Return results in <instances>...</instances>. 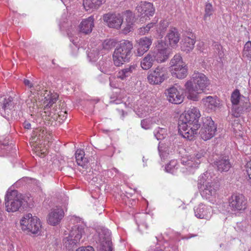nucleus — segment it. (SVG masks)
Segmentation results:
<instances>
[{
    "label": "nucleus",
    "mask_w": 251,
    "mask_h": 251,
    "mask_svg": "<svg viewBox=\"0 0 251 251\" xmlns=\"http://www.w3.org/2000/svg\"><path fill=\"white\" fill-rule=\"evenodd\" d=\"M98 55L99 52L95 50H90L87 54L88 57L89 58L90 61L93 62H95L97 60L98 58Z\"/></svg>",
    "instance_id": "obj_45"
},
{
    "label": "nucleus",
    "mask_w": 251,
    "mask_h": 251,
    "mask_svg": "<svg viewBox=\"0 0 251 251\" xmlns=\"http://www.w3.org/2000/svg\"><path fill=\"white\" fill-rule=\"evenodd\" d=\"M229 205L232 211H239L246 208L245 197L242 194H233L229 199Z\"/></svg>",
    "instance_id": "obj_14"
},
{
    "label": "nucleus",
    "mask_w": 251,
    "mask_h": 251,
    "mask_svg": "<svg viewBox=\"0 0 251 251\" xmlns=\"http://www.w3.org/2000/svg\"><path fill=\"white\" fill-rule=\"evenodd\" d=\"M170 65L173 68L179 66H182L185 63L182 61V58L179 54H176L170 61Z\"/></svg>",
    "instance_id": "obj_36"
},
{
    "label": "nucleus",
    "mask_w": 251,
    "mask_h": 251,
    "mask_svg": "<svg viewBox=\"0 0 251 251\" xmlns=\"http://www.w3.org/2000/svg\"><path fill=\"white\" fill-rule=\"evenodd\" d=\"M181 44V50L189 52L193 50L195 43V37L192 32H187L183 37Z\"/></svg>",
    "instance_id": "obj_19"
},
{
    "label": "nucleus",
    "mask_w": 251,
    "mask_h": 251,
    "mask_svg": "<svg viewBox=\"0 0 251 251\" xmlns=\"http://www.w3.org/2000/svg\"><path fill=\"white\" fill-rule=\"evenodd\" d=\"M213 11L214 10L212 5L209 3H206L205 6V13L203 17L204 20H207L208 18L213 14Z\"/></svg>",
    "instance_id": "obj_40"
},
{
    "label": "nucleus",
    "mask_w": 251,
    "mask_h": 251,
    "mask_svg": "<svg viewBox=\"0 0 251 251\" xmlns=\"http://www.w3.org/2000/svg\"><path fill=\"white\" fill-rule=\"evenodd\" d=\"M138 16L149 18L154 13V8L151 2L141 1L136 7Z\"/></svg>",
    "instance_id": "obj_16"
},
{
    "label": "nucleus",
    "mask_w": 251,
    "mask_h": 251,
    "mask_svg": "<svg viewBox=\"0 0 251 251\" xmlns=\"http://www.w3.org/2000/svg\"><path fill=\"white\" fill-rule=\"evenodd\" d=\"M34 134L38 137L37 140H40L41 138H43L47 133L46 131H45L44 130L42 131L41 129H37L36 131H34Z\"/></svg>",
    "instance_id": "obj_49"
},
{
    "label": "nucleus",
    "mask_w": 251,
    "mask_h": 251,
    "mask_svg": "<svg viewBox=\"0 0 251 251\" xmlns=\"http://www.w3.org/2000/svg\"><path fill=\"white\" fill-rule=\"evenodd\" d=\"M232 128L234 131L236 133H238V131L241 132L242 129V126L239 124L238 121H235L232 124Z\"/></svg>",
    "instance_id": "obj_48"
},
{
    "label": "nucleus",
    "mask_w": 251,
    "mask_h": 251,
    "mask_svg": "<svg viewBox=\"0 0 251 251\" xmlns=\"http://www.w3.org/2000/svg\"><path fill=\"white\" fill-rule=\"evenodd\" d=\"M103 20L110 28L119 29L123 22L122 16L119 13L109 12L103 15Z\"/></svg>",
    "instance_id": "obj_13"
},
{
    "label": "nucleus",
    "mask_w": 251,
    "mask_h": 251,
    "mask_svg": "<svg viewBox=\"0 0 251 251\" xmlns=\"http://www.w3.org/2000/svg\"><path fill=\"white\" fill-rule=\"evenodd\" d=\"M152 52L155 60L158 63L165 62L171 54L170 50L166 47V44L162 41L158 42L156 49L152 51Z\"/></svg>",
    "instance_id": "obj_12"
},
{
    "label": "nucleus",
    "mask_w": 251,
    "mask_h": 251,
    "mask_svg": "<svg viewBox=\"0 0 251 251\" xmlns=\"http://www.w3.org/2000/svg\"><path fill=\"white\" fill-rule=\"evenodd\" d=\"M203 122V126L201 129L200 134L201 138L206 141L214 136L217 128L211 117L205 118Z\"/></svg>",
    "instance_id": "obj_9"
},
{
    "label": "nucleus",
    "mask_w": 251,
    "mask_h": 251,
    "mask_svg": "<svg viewBox=\"0 0 251 251\" xmlns=\"http://www.w3.org/2000/svg\"><path fill=\"white\" fill-rule=\"evenodd\" d=\"M177 165V161L176 160H172L169 163L167 164L165 167L166 172L173 173L174 170L176 168Z\"/></svg>",
    "instance_id": "obj_43"
},
{
    "label": "nucleus",
    "mask_w": 251,
    "mask_h": 251,
    "mask_svg": "<svg viewBox=\"0 0 251 251\" xmlns=\"http://www.w3.org/2000/svg\"><path fill=\"white\" fill-rule=\"evenodd\" d=\"M67 113L66 111H60L58 114V117L60 120L64 121L67 118Z\"/></svg>",
    "instance_id": "obj_54"
},
{
    "label": "nucleus",
    "mask_w": 251,
    "mask_h": 251,
    "mask_svg": "<svg viewBox=\"0 0 251 251\" xmlns=\"http://www.w3.org/2000/svg\"><path fill=\"white\" fill-rule=\"evenodd\" d=\"M194 210L195 216L199 219L209 220L213 214L212 207L203 203L199 204Z\"/></svg>",
    "instance_id": "obj_17"
},
{
    "label": "nucleus",
    "mask_w": 251,
    "mask_h": 251,
    "mask_svg": "<svg viewBox=\"0 0 251 251\" xmlns=\"http://www.w3.org/2000/svg\"><path fill=\"white\" fill-rule=\"evenodd\" d=\"M246 172L249 176L248 181L251 183V160L249 161L246 166Z\"/></svg>",
    "instance_id": "obj_50"
},
{
    "label": "nucleus",
    "mask_w": 251,
    "mask_h": 251,
    "mask_svg": "<svg viewBox=\"0 0 251 251\" xmlns=\"http://www.w3.org/2000/svg\"><path fill=\"white\" fill-rule=\"evenodd\" d=\"M205 154L204 150H200L193 154L182 157L181 163L188 168H197L203 160Z\"/></svg>",
    "instance_id": "obj_8"
},
{
    "label": "nucleus",
    "mask_w": 251,
    "mask_h": 251,
    "mask_svg": "<svg viewBox=\"0 0 251 251\" xmlns=\"http://www.w3.org/2000/svg\"><path fill=\"white\" fill-rule=\"evenodd\" d=\"M167 99L171 103L180 104L183 100V89L178 84H175L167 90Z\"/></svg>",
    "instance_id": "obj_11"
},
{
    "label": "nucleus",
    "mask_w": 251,
    "mask_h": 251,
    "mask_svg": "<svg viewBox=\"0 0 251 251\" xmlns=\"http://www.w3.org/2000/svg\"><path fill=\"white\" fill-rule=\"evenodd\" d=\"M137 66L136 64L127 65L118 71L117 76L121 80L126 79L137 70Z\"/></svg>",
    "instance_id": "obj_23"
},
{
    "label": "nucleus",
    "mask_w": 251,
    "mask_h": 251,
    "mask_svg": "<svg viewBox=\"0 0 251 251\" xmlns=\"http://www.w3.org/2000/svg\"><path fill=\"white\" fill-rule=\"evenodd\" d=\"M168 26V23L167 22L165 21L160 22L159 28L161 30V32H163L165 30Z\"/></svg>",
    "instance_id": "obj_51"
},
{
    "label": "nucleus",
    "mask_w": 251,
    "mask_h": 251,
    "mask_svg": "<svg viewBox=\"0 0 251 251\" xmlns=\"http://www.w3.org/2000/svg\"><path fill=\"white\" fill-rule=\"evenodd\" d=\"M193 82L188 81L185 84L188 98L196 101L198 100V94L204 92L207 89L210 84L209 80L202 73L195 72L192 75Z\"/></svg>",
    "instance_id": "obj_2"
},
{
    "label": "nucleus",
    "mask_w": 251,
    "mask_h": 251,
    "mask_svg": "<svg viewBox=\"0 0 251 251\" xmlns=\"http://www.w3.org/2000/svg\"><path fill=\"white\" fill-rule=\"evenodd\" d=\"M152 44V39L148 37H143L136 40L135 47L136 48V55L142 56L148 51Z\"/></svg>",
    "instance_id": "obj_15"
},
{
    "label": "nucleus",
    "mask_w": 251,
    "mask_h": 251,
    "mask_svg": "<svg viewBox=\"0 0 251 251\" xmlns=\"http://www.w3.org/2000/svg\"><path fill=\"white\" fill-rule=\"evenodd\" d=\"M71 222L75 225L70 231L68 237L63 240L64 246L69 251L73 250L75 246L80 241L82 236L85 234L86 225L79 217L73 216Z\"/></svg>",
    "instance_id": "obj_3"
},
{
    "label": "nucleus",
    "mask_w": 251,
    "mask_h": 251,
    "mask_svg": "<svg viewBox=\"0 0 251 251\" xmlns=\"http://www.w3.org/2000/svg\"><path fill=\"white\" fill-rule=\"evenodd\" d=\"M13 98L11 97H8L7 99L5 98L3 101L2 108L4 109H10L12 106Z\"/></svg>",
    "instance_id": "obj_44"
},
{
    "label": "nucleus",
    "mask_w": 251,
    "mask_h": 251,
    "mask_svg": "<svg viewBox=\"0 0 251 251\" xmlns=\"http://www.w3.org/2000/svg\"><path fill=\"white\" fill-rule=\"evenodd\" d=\"M243 98L244 99V102L241 105H239V106H238L237 105L233 106L232 112V115L235 117L237 118L240 117L244 110L248 109L250 106L249 100L248 98L243 97Z\"/></svg>",
    "instance_id": "obj_26"
},
{
    "label": "nucleus",
    "mask_w": 251,
    "mask_h": 251,
    "mask_svg": "<svg viewBox=\"0 0 251 251\" xmlns=\"http://www.w3.org/2000/svg\"><path fill=\"white\" fill-rule=\"evenodd\" d=\"M76 251H95L93 248L91 246L82 247L77 249Z\"/></svg>",
    "instance_id": "obj_52"
},
{
    "label": "nucleus",
    "mask_w": 251,
    "mask_h": 251,
    "mask_svg": "<svg viewBox=\"0 0 251 251\" xmlns=\"http://www.w3.org/2000/svg\"><path fill=\"white\" fill-rule=\"evenodd\" d=\"M212 50L215 57H218L220 59L224 56V51L222 46L219 43L213 42L212 45Z\"/></svg>",
    "instance_id": "obj_33"
},
{
    "label": "nucleus",
    "mask_w": 251,
    "mask_h": 251,
    "mask_svg": "<svg viewBox=\"0 0 251 251\" xmlns=\"http://www.w3.org/2000/svg\"><path fill=\"white\" fill-rule=\"evenodd\" d=\"M133 49L132 43L128 40L121 41L115 49L113 54L114 64L120 66L127 62L131 56V50Z\"/></svg>",
    "instance_id": "obj_5"
},
{
    "label": "nucleus",
    "mask_w": 251,
    "mask_h": 251,
    "mask_svg": "<svg viewBox=\"0 0 251 251\" xmlns=\"http://www.w3.org/2000/svg\"><path fill=\"white\" fill-rule=\"evenodd\" d=\"M104 2L105 0H83V5L85 9L88 11L98 9Z\"/></svg>",
    "instance_id": "obj_29"
},
{
    "label": "nucleus",
    "mask_w": 251,
    "mask_h": 251,
    "mask_svg": "<svg viewBox=\"0 0 251 251\" xmlns=\"http://www.w3.org/2000/svg\"><path fill=\"white\" fill-rule=\"evenodd\" d=\"M203 104L209 110H214L219 104V101L217 98L212 96H207L201 100Z\"/></svg>",
    "instance_id": "obj_27"
},
{
    "label": "nucleus",
    "mask_w": 251,
    "mask_h": 251,
    "mask_svg": "<svg viewBox=\"0 0 251 251\" xmlns=\"http://www.w3.org/2000/svg\"><path fill=\"white\" fill-rule=\"evenodd\" d=\"M33 95V94H31L29 96L28 99L26 100V103L31 111L37 112L39 105Z\"/></svg>",
    "instance_id": "obj_34"
},
{
    "label": "nucleus",
    "mask_w": 251,
    "mask_h": 251,
    "mask_svg": "<svg viewBox=\"0 0 251 251\" xmlns=\"http://www.w3.org/2000/svg\"><path fill=\"white\" fill-rule=\"evenodd\" d=\"M98 68L104 74H110L112 72V67L110 65L109 63L104 61H100Z\"/></svg>",
    "instance_id": "obj_35"
},
{
    "label": "nucleus",
    "mask_w": 251,
    "mask_h": 251,
    "mask_svg": "<svg viewBox=\"0 0 251 251\" xmlns=\"http://www.w3.org/2000/svg\"><path fill=\"white\" fill-rule=\"evenodd\" d=\"M155 25V23H151L146 26H142L138 29V33L141 35H144L149 32L151 28L153 27Z\"/></svg>",
    "instance_id": "obj_41"
},
{
    "label": "nucleus",
    "mask_w": 251,
    "mask_h": 251,
    "mask_svg": "<svg viewBox=\"0 0 251 251\" xmlns=\"http://www.w3.org/2000/svg\"><path fill=\"white\" fill-rule=\"evenodd\" d=\"M99 251H113L112 242L110 240H107L101 243H99Z\"/></svg>",
    "instance_id": "obj_37"
},
{
    "label": "nucleus",
    "mask_w": 251,
    "mask_h": 251,
    "mask_svg": "<svg viewBox=\"0 0 251 251\" xmlns=\"http://www.w3.org/2000/svg\"><path fill=\"white\" fill-rule=\"evenodd\" d=\"M126 26L124 28L125 33H129L133 29V25L135 21V18L132 12L130 10H126L125 12Z\"/></svg>",
    "instance_id": "obj_25"
},
{
    "label": "nucleus",
    "mask_w": 251,
    "mask_h": 251,
    "mask_svg": "<svg viewBox=\"0 0 251 251\" xmlns=\"http://www.w3.org/2000/svg\"><path fill=\"white\" fill-rule=\"evenodd\" d=\"M159 36H160V38H162L163 37V34H161L160 33Z\"/></svg>",
    "instance_id": "obj_58"
},
{
    "label": "nucleus",
    "mask_w": 251,
    "mask_h": 251,
    "mask_svg": "<svg viewBox=\"0 0 251 251\" xmlns=\"http://www.w3.org/2000/svg\"><path fill=\"white\" fill-rule=\"evenodd\" d=\"M3 219L2 218V214L1 211H0V221H2Z\"/></svg>",
    "instance_id": "obj_57"
},
{
    "label": "nucleus",
    "mask_w": 251,
    "mask_h": 251,
    "mask_svg": "<svg viewBox=\"0 0 251 251\" xmlns=\"http://www.w3.org/2000/svg\"><path fill=\"white\" fill-rule=\"evenodd\" d=\"M84 151L82 150H77L75 152V158L77 164L83 168H86L87 159L84 157Z\"/></svg>",
    "instance_id": "obj_31"
},
{
    "label": "nucleus",
    "mask_w": 251,
    "mask_h": 251,
    "mask_svg": "<svg viewBox=\"0 0 251 251\" xmlns=\"http://www.w3.org/2000/svg\"><path fill=\"white\" fill-rule=\"evenodd\" d=\"M153 55L152 51H150L142 59L140 65L143 70H148L152 67L154 62L156 61Z\"/></svg>",
    "instance_id": "obj_24"
},
{
    "label": "nucleus",
    "mask_w": 251,
    "mask_h": 251,
    "mask_svg": "<svg viewBox=\"0 0 251 251\" xmlns=\"http://www.w3.org/2000/svg\"><path fill=\"white\" fill-rule=\"evenodd\" d=\"M168 77V71L166 68L159 66L151 72L148 75L149 82L152 84L161 83Z\"/></svg>",
    "instance_id": "obj_10"
},
{
    "label": "nucleus",
    "mask_w": 251,
    "mask_h": 251,
    "mask_svg": "<svg viewBox=\"0 0 251 251\" xmlns=\"http://www.w3.org/2000/svg\"><path fill=\"white\" fill-rule=\"evenodd\" d=\"M20 223L23 230H26L33 234L38 233L42 226L40 219L36 216H32L30 213L25 215L21 220Z\"/></svg>",
    "instance_id": "obj_7"
},
{
    "label": "nucleus",
    "mask_w": 251,
    "mask_h": 251,
    "mask_svg": "<svg viewBox=\"0 0 251 251\" xmlns=\"http://www.w3.org/2000/svg\"><path fill=\"white\" fill-rule=\"evenodd\" d=\"M24 84H25V85L27 86L29 88H31L32 87H33L32 84H31L30 81L28 79H25Z\"/></svg>",
    "instance_id": "obj_55"
},
{
    "label": "nucleus",
    "mask_w": 251,
    "mask_h": 251,
    "mask_svg": "<svg viewBox=\"0 0 251 251\" xmlns=\"http://www.w3.org/2000/svg\"><path fill=\"white\" fill-rule=\"evenodd\" d=\"M244 96H241L239 90H235L231 95V101L233 106L240 105H241L244 102Z\"/></svg>",
    "instance_id": "obj_32"
},
{
    "label": "nucleus",
    "mask_w": 251,
    "mask_h": 251,
    "mask_svg": "<svg viewBox=\"0 0 251 251\" xmlns=\"http://www.w3.org/2000/svg\"><path fill=\"white\" fill-rule=\"evenodd\" d=\"M63 216V210L61 208H56L49 214L48 221L50 225L54 226L60 222Z\"/></svg>",
    "instance_id": "obj_21"
},
{
    "label": "nucleus",
    "mask_w": 251,
    "mask_h": 251,
    "mask_svg": "<svg viewBox=\"0 0 251 251\" xmlns=\"http://www.w3.org/2000/svg\"><path fill=\"white\" fill-rule=\"evenodd\" d=\"M46 100L44 101L45 106L50 107L52 105L55 103L58 99V95L56 94H51L49 98L45 97Z\"/></svg>",
    "instance_id": "obj_38"
},
{
    "label": "nucleus",
    "mask_w": 251,
    "mask_h": 251,
    "mask_svg": "<svg viewBox=\"0 0 251 251\" xmlns=\"http://www.w3.org/2000/svg\"><path fill=\"white\" fill-rule=\"evenodd\" d=\"M158 151L159 152L161 153L160 155H162V152H167V151H169L168 149L166 150V148L164 147V144H163L162 143H159L158 146Z\"/></svg>",
    "instance_id": "obj_53"
},
{
    "label": "nucleus",
    "mask_w": 251,
    "mask_h": 251,
    "mask_svg": "<svg viewBox=\"0 0 251 251\" xmlns=\"http://www.w3.org/2000/svg\"><path fill=\"white\" fill-rule=\"evenodd\" d=\"M23 198L22 195L17 190L8 191L5 197L6 210L8 212L18 211L22 206Z\"/></svg>",
    "instance_id": "obj_6"
},
{
    "label": "nucleus",
    "mask_w": 251,
    "mask_h": 251,
    "mask_svg": "<svg viewBox=\"0 0 251 251\" xmlns=\"http://www.w3.org/2000/svg\"><path fill=\"white\" fill-rule=\"evenodd\" d=\"M243 56L251 60V42L249 41L246 43L243 50Z\"/></svg>",
    "instance_id": "obj_42"
},
{
    "label": "nucleus",
    "mask_w": 251,
    "mask_h": 251,
    "mask_svg": "<svg viewBox=\"0 0 251 251\" xmlns=\"http://www.w3.org/2000/svg\"><path fill=\"white\" fill-rule=\"evenodd\" d=\"M200 117L199 110L195 107L190 108L180 115L178 121V131L183 138L189 140L193 139L200 127L199 122Z\"/></svg>",
    "instance_id": "obj_1"
},
{
    "label": "nucleus",
    "mask_w": 251,
    "mask_h": 251,
    "mask_svg": "<svg viewBox=\"0 0 251 251\" xmlns=\"http://www.w3.org/2000/svg\"><path fill=\"white\" fill-rule=\"evenodd\" d=\"M214 165L221 172H227L231 168V164L226 156H220L214 162Z\"/></svg>",
    "instance_id": "obj_22"
},
{
    "label": "nucleus",
    "mask_w": 251,
    "mask_h": 251,
    "mask_svg": "<svg viewBox=\"0 0 251 251\" xmlns=\"http://www.w3.org/2000/svg\"><path fill=\"white\" fill-rule=\"evenodd\" d=\"M167 135V130L165 128L158 127L154 131V135L158 140L163 139Z\"/></svg>",
    "instance_id": "obj_39"
},
{
    "label": "nucleus",
    "mask_w": 251,
    "mask_h": 251,
    "mask_svg": "<svg viewBox=\"0 0 251 251\" xmlns=\"http://www.w3.org/2000/svg\"><path fill=\"white\" fill-rule=\"evenodd\" d=\"M172 74L177 78L182 79L187 75V68L185 64L182 66L178 67L172 69Z\"/></svg>",
    "instance_id": "obj_30"
},
{
    "label": "nucleus",
    "mask_w": 251,
    "mask_h": 251,
    "mask_svg": "<svg viewBox=\"0 0 251 251\" xmlns=\"http://www.w3.org/2000/svg\"><path fill=\"white\" fill-rule=\"evenodd\" d=\"M180 39V34L178 29L175 27H170L165 36L166 42L172 48H176Z\"/></svg>",
    "instance_id": "obj_18"
},
{
    "label": "nucleus",
    "mask_w": 251,
    "mask_h": 251,
    "mask_svg": "<svg viewBox=\"0 0 251 251\" xmlns=\"http://www.w3.org/2000/svg\"><path fill=\"white\" fill-rule=\"evenodd\" d=\"M114 46V42L112 40H106L102 43L103 49L106 50H109Z\"/></svg>",
    "instance_id": "obj_46"
},
{
    "label": "nucleus",
    "mask_w": 251,
    "mask_h": 251,
    "mask_svg": "<svg viewBox=\"0 0 251 251\" xmlns=\"http://www.w3.org/2000/svg\"><path fill=\"white\" fill-rule=\"evenodd\" d=\"M94 26V18L91 16L82 21L79 25L80 31L85 34L90 33Z\"/></svg>",
    "instance_id": "obj_20"
},
{
    "label": "nucleus",
    "mask_w": 251,
    "mask_h": 251,
    "mask_svg": "<svg viewBox=\"0 0 251 251\" xmlns=\"http://www.w3.org/2000/svg\"><path fill=\"white\" fill-rule=\"evenodd\" d=\"M23 125H24V127L25 129H29L31 128V124L29 122H25Z\"/></svg>",
    "instance_id": "obj_56"
},
{
    "label": "nucleus",
    "mask_w": 251,
    "mask_h": 251,
    "mask_svg": "<svg viewBox=\"0 0 251 251\" xmlns=\"http://www.w3.org/2000/svg\"><path fill=\"white\" fill-rule=\"evenodd\" d=\"M152 123L150 119H144L141 121V125L143 128L149 129L151 128Z\"/></svg>",
    "instance_id": "obj_47"
},
{
    "label": "nucleus",
    "mask_w": 251,
    "mask_h": 251,
    "mask_svg": "<svg viewBox=\"0 0 251 251\" xmlns=\"http://www.w3.org/2000/svg\"><path fill=\"white\" fill-rule=\"evenodd\" d=\"M198 187L201 196L209 201L215 197L219 185L210 173L205 172L198 179Z\"/></svg>",
    "instance_id": "obj_4"
},
{
    "label": "nucleus",
    "mask_w": 251,
    "mask_h": 251,
    "mask_svg": "<svg viewBox=\"0 0 251 251\" xmlns=\"http://www.w3.org/2000/svg\"><path fill=\"white\" fill-rule=\"evenodd\" d=\"M95 239L97 243L110 240V232L108 229L104 227L100 228L97 231Z\"/></svg>",
    "instance_id": "obj_28"
}]
</instances>
